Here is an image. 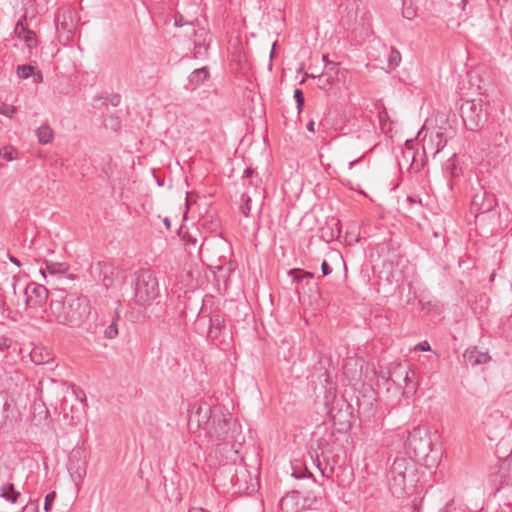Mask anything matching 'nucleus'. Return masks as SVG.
Wrapping results in <instances>:
<instances>
[{
    "instance_id": "1",
    "label": "nucleus",
    "mask_w": 512,
    "mask_h": 512,
    "mask_svg": "<svg viewBox=\"0 0 512 512\" xmlns=\"http://www.w3.org/2000/svg\"><path fill=\"white\" fill-rule=\"evenodd\" d=\"M50 316L55 321L70 328H81L91 315V303L87 296L69 294L52 297L49 305Z\"/></svg>"
},
{
    "instance_id": "2",
    "label": "nucleus",
    "mask_w": 512,
    "mask_h": 512,
    "mask_svg": "<svg viewBox=\"0 0 512 512\" xmlns=\"http://www.w3.org/2000/svg\"><path fill=\"white\" fill-rule=\"evenodd\" d=\"M234 425L231 414L221 405H215V415L210 424L206 436L211 441L216 442L215 454L221 457L219 462L227 465L231 462L235 463L238 458V451L234 449L232 441V426Z\"/></svg>"
},
{
    "instance_id": "3",
    "label": "nucleus",
    "mask_w": 512,
    "mask_h": 512,
    "mask_svg": "<svg viewBox=\"0 0 512 512\" xmlns=\"http://www.w3.org/2000/svg\"><path fill=\"white\" fill-rule=\"evenodd\" d=\"M336 442L337 437L334 429L318 426L313 432L309 443V457L321 475L326 478L332 477L334 466L337 463L336 457L333 454Z\"/></svg>"
},
{
    "instance_id": "4",
    "label": "nucleus",
    "mask_w": 512,
    "mask_h": 512,
    "mask_svg": "<svg viewBox=\"0 0 512 512\" xmlns=\"http://www.w3.org/2000/svg\"><path fill=\"white\" fill-rule=\"evenodd\" d=\"M460 115L465 128L478 131L488 120V111L482 99L465 100L460 106Z\"/></svg>"
},
{
    "instance_id": "5",
    "label": "nucleus",
    "mask_w": 512,
    "mask_h": 512,
    "mask_svg": "<svg viewBox=\"0 0 512 512\" xmlns=\"http://www.w3.org/2000/svg\"><path fill=\"white\" fill-rule=\"evenodd\" d=\"M159 294L156 276L150 270L140 271L136 276L134 298L140 306L150 305Z\"/></svg>"
},
{
    "instance_id": "6",
    "label": "nucleus",
    "mask_w": 512,
    "mask_h": 512,
    "mask_svg": "<svg viewBox=\"0 0 512 512\" xmlns=\"http://www.w3.org/2000/svg\"><path fill=\"white\" fill-rule=\"evenodd\" d=\"M215 415V406L206 402L193 403L189 409L188 428L192 432L204 430L207 432Z\"/></svg>"
},
{
    "instance_id": "7",
    "label": "nucleus",
    "mask_w": 512,
    "mask_h": 512,
    "mask_svg": "<svg viewBox=\"0 0 512 512\" xmlns=\"http://www.w3.org/2000/svg\"><path fill=\"white\" fill-rule=\"evenodd\" d=\"M92 276L109 289L120 281L122 270L109 261H98L91 266Z\"/></svg>"
},
{
    "instance_id": "8",
    "label": "nucleus",
    "mask_w": 512,
    "mask_h": 512,
    "mask_svg": "<svg viewBox=\"0 0 512 512\" xmlns=\"http://www.w3.org/2000/svg\"><path fill=\"white\" fill-rule=\"evenodd\" d=\"M407 461L405 458H396L390 469V489L393 494H402L406 485Z\"/></svg>"
},
{
    "instance_id": "9",
    "label": "nucleus",
    "mask_w": 512,
    "mask_h": 512,
    "mask_svg": "<svg viewBox=\"0 0 512 512\" xmlns=\"http://www.w3.org/2000/svg\"><path fill=\"white\" fill-rule=\"evenodd\" d=\"M24 294L27 307L40 308L46 303L49 291L44 285L32 281L27 284Z\"/></svg>"
},
{
    "instance_id": "10",
    "label": "nucleus",
    "mask_w": 512,
    "mask_h": 512,
    "mask_svg": "<svg viewBox=\"0 0 512 512\" xmlns=\"http://www.w3.org/2000/svg\"><path fill=\"white\" fill-rule=\"evenodd\" d=\"M497 205V198L494 193L481 188L471 201V211L478 214H484L492 211Z\"/></svg>"
},
{
    "instance_id": "11",
    "label": "nucleus",
    "mask_w": 512,
    "mask_h": 512,
    "mask_svg": "<svg viewBox=\"0 0 512 512\" xmlns=\"http://www.w3.org/2000/svg\"><path fill=\"white\" fill-rule=\"evenodd\" d=\"M76 28L75 13L67 9L58 13L56 16V30L60 39L69 41Z\"/></svg>"
},
{
    "instance_id": "12",
    "label": "nucleus",
    "mask_w": 512,
    "mask_h": 512,
    "mask_svg": "<svg viewBox=\"0 0 512 512\" xmlns=\"http://www.w3.org/2000/svg\"><path fill=\"white\" fill-rule=\"evenodd\" d=\"M67 469L74 479L82 480L86 475V462L80 449H74L70 453Z\"/></svg>"
},
{
    "instance_id": "13",
    "label": "nucleus",
    "mask_w": 512,
    "mask_h": 512,
    "mask_svg": "<svg viewBox=\"0 0 512 512\" xmlns=\"http://www.w3.org/2000/svg\"><path fill=\"white\" fill-rule=\"evenodd\" d=\"M226 329L225 315L220 310L215 309L209 314L208 339L214 341L218 339Z\"/></svg>"
},
{
    "instance_id": "14",
    "label": "nucleus",
    "mask_w": 512,
    "mask_h": 512,
    "mask_svg": "<svg viewBox=\"0 0 512 512\" xmlns=\"http://www.w3.org/2000/svg\"><path fill=\"white\" fill-rule=\"evenodd\" d=\"M393 374H399V376L403 377L404 385L402 386L401 383H397V386L402 388V395L405 398H409L416 392L417 382L415 371L399 367V369L394 371Z\"/></svg>"
},
{
    "instance_id": "15",
    "label": "nucleus",
    "mask_w": 512,
    "mask_h": 512,
    "mask_svg": "<svg viewBox=\"0 0 512 512\" xmlns=\"http://www.w3.org/2000/svg\"><path fill=\"white\" fill-rule=\"evenodd\" d=\"M252 480L251 474L244 465L235 467L234 474L231 477V483L239 491L247 490L249 488V482Z\"/></svg>"
},
{
    "instance_id": "16",
    "label": "nucleus",
    "mask_w": 512,
    "mask_h": 512,
    "mask_svg": "<svg viewBox=\"0 0 512 512\" xmlns=\"http://www.w3.org/2000/svg\"><path fill=\"white\" fill-rule=\"evenodd\" d=\"M454 131H442L440 128L436 134L435 137H431L428 143V147L430 149H434L433 157H435L440 151L444 149V147L447 145L448 139L453 137Z\"/></svg>"
},
{
    "instance_id": "17",
    "label": "nucleus",
    "mask_w": 512,
    "mask_h": 512,
    "mask_svg": "<svg viewBox=\"0 0 512 512\" xmlns=\"http://www.w3.org/2000/svg\"><path fill=\"white\" fill-rule=\"evenodd\" d=\"M14 33L19 39L23 40L26 43L28 48L32 49L36 47V34L33 31L29 30L28 27L22 23V21L17 22L14 28Z\"/></svg>"
},
{
    "instance_id": "18",
    "label": "nucleus",
    "mask_w": 512,
    "mask_h": 512,
    "mask_svg": "<svg viewBox=\"0 0 512 512\" xmlns=\"http://www.w3.org/2000/svg\"><path fill=\"white\" fill-rule=\"evenodd\" d=\"M464 361L467 365L472 367L484 364L490 360V356L487 353L479 351L476 347L467 349L463 354Z\"/></svg>"
},
{
    "instance_id": "19",
    "label": "nucleus",
    "mask_w": 512,
    "mask_h": 512,
    "mask_svg": "<svg viewBox=\"0 0 512 512\" xmlns=\"http://www.w3.org/2000/svg\"><path fill=\"white\" fill-rule=\"evenodd\" d=\"M443 172L447 177H449V186L450 188H452L453 184L451 183V181L454 178H458L461 174V167H459L458 159L455 153H453L451 157L448 158L445 164L443 165Z\"/></svg>"
},
{
    "instance_id": "20",
    "label": "nucleus",
    "mask_w": 512,
    "mask_h": 512,
    "mask_svg": "<svg viewBox=\"0 0 512 512\" xmlns=\"http://www.w3.org/2000/svg\"><path fill=\"white\" fill-rule=\"evenodd\" d=\"M21 496V493L16 490L12 482H7L0 486V497L11 504L19 503Z\"/></svg>"
},
{
    "instance_id": "21",
    "label": "nucleus",
    "mask_w": 512,
    "mask_h": 512,
    "mask_svg": "<svg viewBox=\"0 0 512 512\" xmlns=\"http://www.w3.org/2000/svg\"><path fill=\"white\" fill-rule=\"evenodd\" d=\"M30 358L34 364L44 365L53 360V355L44 347H34L30 353Z\"/></svg>"
},
{
    "instance_id": "22",
    "label": "nucleus",
    "mask_w": 512,
    "mask_h": 512,
    "mask_svg": "<svg viewBox=\"0 0 512 512\" xmlns=\"http://www.w3.org/2000/svg\"><path fill=\"white\" fill-rule=\"evenodd\" d=\"M407 445L417 451L421 449L423 450L424 446H429L430 442L425 441V443H423V440L420 437V429L417 428L409 433L407 437Z\"/></svg>"
},
{
    "instance_id": "23",
    "label": "nucleus",
    "mask_w": 512,
    "mask_h": 512,
    "mask_svg": "<svg viewBox=\"0 0 512 512\" xmlns=\"http://www.w3.org/2000/svg\"><path fill=\"white\" fill-rule=\"evenodd\" d=\"M36 136L40 144L46 145L54 140V132L48 124L41 125L36 130Z\"/></svg>"
},
{
    "instance_id": "24",
    "label": "nucleus",
    "mask_w": 512,
    "mask_h": 512,
    "mask_svg": "<svg viewBox=\"0 0 512 512\" xmlns=\"http://www.w3.org/2000/svg\"><path fill=\"white\" fill-rule=\"evenodd\" d=\"M209 77V70L207 67H202L199 69H195L188 77L189 82L197 87L204 83V81Z\"/></svg>"
},
{
    "instance_id": "25",
    "label": "nucleus",
    "mask_w": 512,
    "mask_h": 512,
    "mask_svg": "<svg viewBox=\"0 0 512 512\" xmlns=\"http://www.w3.org/2000/svg\"><path fill=\"white\" fill-rule=\"evenodd\" d=\"M46 270L51 275L65 274L68 271V266L64 263H57L49 260H45Z\"/></svg>"
},
{
    "instance_id": "26",
    "label": "nucleus",
    "mask_w": 512,
    "mask_h": 512,
    "mask_svg": "<svg viewBox=\"0 0 512 512\" xmlns=\"http://www.w3.org/2000/svg\"><path fill=\"white\" fill-rule=\"evenodd\" d=\"M252 198L248 193H243L241 196V205H240V211L245 217L252 216Z\"/></svg>"
},
{
    "instance_id": "27",
    "label": "nucleus",
    "mask_w": 512,
    "mask_h": 512,
    "mask_svg": "<svg viewBox=\"0 0 512 512\" xmlns=\"http://www.w3.org/2000/svg\"><path fill=\"white\" fill-rule=\"evenodd\" d=\"M18 151L13 146H4L0 149V157L6 161H13L17 158Z\"/></svg>"
},
{
    "instance_id": "28",
    "label": "nucleus",
    "mask_w": 512,
    "mask_h": 512,
    "mask_svg": "<svg viewBox=\"0 0 512 512\" xmlns=\"http://www.w3.org/2000/svg\"><path fill=\"white\" fill-rule=\"evenodd\" d=\"M401 62V54L396 48H391L388 55V66L391 69H395Z\"/></svg>"
},
{
    "instance_id": "29",
    "label": "nucleus",
    "mask_w": 512,
    "mask_h": 512,
    "mask_svg": "<svg viewBox=\"0 0 512 512\" xmlns=\"http://www.w3.org/2000/svg\"><path fill=\"white\" fill-rule=\"evenodd\" d=\"M118 319L119 316H116L112 322L109 324V326L104 330V336L107 339H114L118 335Z\"/></svg>"
},
{
    "instance_id": "30",
    "label": "nucleus",
    "mask_w": 512,
    "mask_h": 512,
    "mask_svg": "<svg viewBox=\"0 0 512 512\" xmlns=\"http://www.w3.org/2000/svg\"><path fill=\"white\" fill-rule=\"evenodd\" d=\"M35 68L31 65H19L17 67V75L21 79H28L30 76L34 74Z\"/></svg>"
},
{
    "instance_id": "31",
    "label": "nucleus",
    "mask_w": 512,
    "mask_h": 512,
    "mask_svg": "<svg viewBox=\"0 0 512 512\" xmlns=\"http://www.w3.org/2000/svg\"><path fill=\"white\" fill-rule=\"evenodd\" d=\"M104 125L113 131H118L121 127V121L118 116L110 115L104 120Z\"/></svg>"
},
{
    "instance_id": "32",
    "label": "nucleus",
    "mask_w": 512,
    "mask_h": 512,
    "mask_svg": "<svg viewBox=\"0 0 512 512\" xmlns=\"http://www.w3.org/2000/svg\"><path fill=\"white\" fill-rule=\"evenodd\" d=\"M323 74L334 79V76L338 74V63L333 61L327 62Z\"/></svg>"
},
{
    "instance_id": "33",
    "label": "nucleus",
    "mask_w": 512,
    "mask_h": 512,
    "mask_svg": "<svg viewBox=\"0 0 512 512\" xmlns=\"http://www.w3.org/2000/svg\"><path fill=\"white\" fill-rule=\"evenodd\" d=\"M290 275L294 276V280L297 282L303 281L305 279H313L314 274L311 272H301L300 270L292 269L289 271Z\"/></svg>"
},
{
    "instance_id": "34",
    "label": "nucleus",
    "mask_w": 512,
    "mask_h": 512,
    "mask_svg": "<svg viewBox=\"0 0 512 512\" xmlns=\"http://www.w3.org/2000/svg\"><path fill=\"white\" fill-rule=\"evenodd\" d=\"M300 494V491H292L290 493H287L280 501V506H281V509L282 510H285L288 506V504L293 501L296 496H298Z\"/></svg>"
},
{
    "instance_id": "35",
    "label": "nucleus",
    "mask_w": 512,
    "mask_h": 512,
    "mask_svg": "<svg viewBox=\"0 0 512 512\" xmlns=\"http://www.w3.org/2000/svg\"><path fill=\"white\" fill-rule=\"evenodd\" d=\"M293 97L295 99L298 112H301L304 107V102H305L303 91L298 88L295 89Z\"/></svg>"
},
{
    "instance_id": "36",
    "label": "nucleus",
    "mask_w": 512,
    "mask_h": 512,
    "mask_svg": "<svg viewBox=\"0 0 512 512\" xmlns=\"http://www.w3.org/2000/svg\"><path fill=\"white\" fill-rule=\"evenodd\" d=\"M16 112V107L13 105L2 103L0 105V114L12 118Z\"/></svg>"
},
{
    "instance_id": "37",
    "label": "nucleus",
    "mask_w": 512,
    "mask_h": 512,
    "mask_svg": "<svg viewBox=\"0 0 512 512\" xmlns=\"http://www.w3.org/2000/svg\"><path fill=\"white\" fill-rule=\"evenodd\" d=\"M319 84L318 87L323 90H327L331 87L333 79L324 75L323 73L321 75H318Z\"/></svg>"
},
{
    "instance_id": "38",
    "label": "nucleus",
    "mask_w": 512,
    "mask_h": 512,
    "mask_svg": "<svg viewBox=\"0 0 512 512\" xmlns=\"http://www.w3.org/2000/svg\"><path fill=\"white\" fill-rule=\"evenodd\" d=\"M55 498H56V493L54 491L48 493L45 496L44 507H43L45 512L51 511Z\"/></svg>"
},
{
    "instance_id": "39",
    "label": "nucleus",
    "mask_w": 512,
    "mask_h": 512,
    "mask_svg": "<svg viewBox=\"0 0 512 512\" xmlns=\"http://www.w3.org/2000/svg\"><path fill=\"white\" fill-rule=\"evenodd\" d=\"M503 333L512 342V315L503 323Z\"/></svg>"
},
{
    "instance_id": "40",
    "label": "nucleus",
    "mask_w": 512,
    "mask_h": 512,
    "mask_svg": "<svg viewBox=\"0 0 512 512\" xmlns=\"http://www.w3.org/2000/svg\"><path fill=\"white\" fill-rule=\"evenodd\" d=\"M71 388H72V392L75 395L76 399L79 400L81 403H85L86 402V394H85L84 390L82 388L76 386L75 384H72Z\"/></svg>"
},
{
    "instance_id": "41",
    "label": "nucleus",
    "mask_w": 512,
    "mask_h": 512,
    "mask_svg": "<svg viewBox=\"0 0 512 512\" xmlns=\"http://www.w3.org/2000/svg\"><path fill=\"white\" fill-rule=\"evenodd\" d=\"M375 374L378 376V380H377V384L378 385H379L380 380L383 381L384 383H388V382L391 381L394 384H397L396 380L394 378H392L390 372L386 373L384 371H380L379 374H378L377 371H375Z\"/></svg>"
},
{
    "instance_id": "42",
    "label": "nucleus",
    "mask_w": 512,
    "mask_h": 512,
    "mask_svg": "<svg viewBox=\"0 0 512 512\" xmlns=\"http://www.w3.org/2000/svg\"><path fill=\"white\" fill-rule=\"evenodd\" d=\"M21 512H39V508L35 502H29L22 508Z\"/></svg>"
},
{
    "instance_id": "43",
    "label": "nucleus",
    "mask_w": 512,
    "mask_h": 512,
    "mask_svg": "<svg viewBox=\"0 0 512 512\" xmlns=\"http://www.w3.org/2000/svg\"><path fill=\"white\" fill-rule=\"evenodd\" d=\"M321 271L323 276H328L332 273V268L327 261H323L321 264Z\"/></svg>"
},
{
    "instance_id": "44",
    "label": "nucleus",
    "mask_w": 512,
    "mask_h": 512,
    "mask_svg": "<svg viewBox=\"0 0 512 512\" xmlns=\"http://www.w3.org/2000/svg\"><path fill=\"white\" fill-rule=\"evenodd\" d=\"M120 101H121V96L119 94H114L112 95L110 98H109V102L111 103V105L113 106H118L120 104Z\"/></svg>"
},
{
    "instance_id": "45",
    "label": "nucleus",
    "mask_w": 512,
    "mask_h": 512,
    "mask_svg": "<svg viewBox=\"0 0 512 512\" xmlns=\"http://www.w3.org/2000/svg\"><path fill=\"white\" fill-rule=\"evenodd\" d=\"M255 175V171L252 168H246L243 174V178L251 179L250 183L252 184V178Z\"/></svg>"
},
{
    "instance_id": "46",
    "label": "nucleus",
    "mask_w": 512,
    "mask_h": 512,
    "mask_svg": "<svg viewBox=\"0 0 512 512\" xmlns=\"http://www.w3.org/2000/svg\"><path fill=\"white\" fill-rule=\"evenodd\" d=\"M417 349L421 350V351H429L430 350V345L427 341H424V342H421L417 345Z\"/></svg>"
},
{
    "instance_id": "47",
    "label": "nucleus",
    "mask_w": 512,
    "mask_h": 512,
    "mask_svg": "<svg viewBox=\"0 0 512 512\" xmlns=\"http://www.w3.org/2000/svg\"><path fill=\"white\" fill-rule=\"evenodd\" d=\"M9 260H10V262H11V263H13L14 265H16V266H18V267H20V266H21V262H20V260H19L17 257L9 255Z\"/></svg>"
},
{
    "instance_id": "48",
    "label": "nucleus",
    "mask_w": 512,
    "mask_h": 512,
    "mask_svg": "<svg viewBox=\"0 0 512 512\" xmlns=\"http://www.w3.org/2000/svg\"><path fill=\"white\" fill-rule=\"evenodd\" d=\"M364 155L358 157L357 159L349 162V169H352L356 164H358L362 159Z\"/></svg>"
},
{
    "instance_id": "49",
    "label": "nucleus",
    "mask_w": 512,
    "mask_h": 512,
    "mask_svg": "<svg viewBox=\"0 0 512 512\" xmlns=\"http://www.w3.org/2000/svg\"><path fill=\"white\" fill-rule=\"evenodd\" d=\"M306 128L309 132H315V123L314 121H309L306 125Z\"/></svg>"
},
{
    "instance_id": "50",
    "label": "nucleus",
    "mask_w": 512,
    "mask_h": 512,
    "mask_svg": "<svg viewBox=\"0 0 512 512\" xmlns=\"http://www.w3.org/2000/svg\"><path fill=\"white\" fill-rule=\"evenodd\" d=\"M188 512H209L208 510L201 507H192L188 510Z\"/></svg>"
},
{
    "instance_id": "51",
    "label": "nucleus",
    "mask_w": 512,
    "mask_h": 512,
    "mask_svg": "<svg viewBox=\"0 0 512 512\" xmlns=\"http://www.w3.org/2000/svg\"><path fill=\"white\" fill-rule=\"evenodd\" d=\"M201 48H204L205 51L207 50V46H205V45H201V44L196 45L195 46V57H197V54L200 53Z\"/></svg>"
},
{
    "instance_id": "52",
    "label": "nucleus",
    "mask_w": 512,
    "mask_h": 512,
    "mask_svg": "<svg viewBox=\"0 0 512 512\" xmlns=\"http://www.w3.org/2000/svg\"><path fill=\"white\" fill-rule=\"evenodd\" d=\"M163 223H164V225H165V227H166L167 229H170V228H171V221H170V219H169L168 217H165V218L163 219Z\"/></svg>"
},
{
    "instance_id": "53",
    "label": "nucleus",
    "mask_w": 512,
    "mask_h": 512,
    "mask_svg": "<svg viewBox=\"0 0 512 512\" xmlns=\"http://www.w3.org/2000/svg\"><path fill=\"white\" fill-rule=\"evenodd\" d=\"M405 145H406V147H407V148H410V149H411V148H412V146H413V140H407V141L405 142Z\"/></svg>"
},
{
    "instance_id": "54",
    "label": "nucleus",
    "mask_w": 512,
    "mask_h": 512,
    "mask_svg": "<svg viewBox=\"0 0 512 512\" xmlns=\"http://www.w3.org/2000/svg\"><path fill=\"white\" fill-rule=\"evenodd\" d=\"M35 76L37 77L35 79V82H41L42 81V74L40 72H38Z\"/></svg>"
},
{
    "instance_id": "55",
    "label": "nucleus",
    "mask_w": 512,
    "mask_h": 512,
    "mask_svg": "<svg viewBox=\"0 0 512 512\" xmlns=\"http://www.w3.org/2000/svg\"><path fill=\"white\" fill-rule=\"evenodd\" d=\"M293 476H294L295 478H301V477L306 476V474L297 473V472L295 471V472H293Z\"/></svg>"
},
{
    "instance_id": "56",
    "label": "nucleus",
    "mask_w": 512,
    "mask_h": 512,
    "mask_svg": "<svg viewBox=\"0 0 512 512\" xmlns=\"http://www.w3.org/2000/svg\"><path fill=\"white\" fill-rule=\"evenodd\" d=\"M196 242H197V240H196V239H194V238H192V237H189V238H188V243H191V244L195 245V244H196Z\"/></svg>"
},
{
    "instance_id": "57",
    "label": "nucleus",
    "mask_w": 512,
    "mask_h": 512,
    "mask_svg": "<svg viewBox=\"0 0 512 512\" xmlns=\"http://www.w3.org/2000/svg\"><path fill=\"white\" fill-rule=\"evenodd\" d=\"M330 415H331V418H332L334 424H336V415L333 414V410L330 411Z\"/></svg>"
},
{
    "instance_id": "58",
    "label": "nucleus",
    "mask_w": 512,
    "mask_h": 512,
    "mask_svg": "<svg viewBox=\"0 0 512 512\" xmlns=\"http://www.w3.org/2000/svg\"><path fill=\"white\" fill-rule=\"evenodd\" d=\"M322 60H323V62H325V64H326L327 62H329V60H328V56H327V55H323Z\"/></svg>"
},
{
    "instance_id": "59",
    "label": "nucleus",
    "mask_w": 512,
    "mask_h": 512,
    "mask_svg": "<svg viewBox=\"0 0 512 512\" xmlns=\"http://www.w3.org/2000/svg\"><path fill=\"white\" fill-rule=\"evenodd\" d=\"M40 273L44 278H46L45 270L43 268L40 269Z\"/></svg>"
},
{
    "instance_id": "60",
    "label": "nucleus",
    "mask_w": 512,
    "mask_h": 512,
    "mask_svg": "<svg viewBox=\"0 0 512 512\" xmlns=\"http://www.w3.org/2000/svg\"><path fill=\"white\" fill-rule=\"evenodd\" d=\"M305 473L307 474V476L313 477L312 473H310L307 468H305Z\"/></svg>"
},
{
    "instance_id": "61",
    "label": "nucleus",
    "mask_w": 512,
    "mask_h": 512,
    "mask_svg": "<svg viewBox=\"0 0 512 512\" xmlns=\"http://www.w3.org/2000/svg\"><path fill=\"white\" fill-rule=\"evenodd\" d=\"M307 77H311V78H318V76L314 75V74H306Z\"/></svg>"
},
{
    "instance_id": "62",
    "label": "nucleus",
    "mask_w": 512,
    "mask_h": 512,
    "mask_svg": "<svg viewBox=\"0 0 512 512\" xmlns=\"http://www.w3.org/2000/svg\"><path fill=\"white\" fill-rule=\"evenodd\" d=\"M423 148H424V152L427 153L428 147L426 145H424Z\"/></svg>"
},
{
    "instance_id": "63",
    "label": "nucleus",
    "mask_w": 512,
    "mask_h": 512,
    "mask_svg": "<svg viewBox=\"0 0 512 512\" xmlns=\"http://www.w3.org/2000/svg\"><path fill=\"white\" fill-rule=\"evenodd\" d=\"M463 4H467L468 3V0H462L461 1Z\"/></svg>"
},
{
    "instance_id": "64",
    "label": "nucleus",
    "mask_w": 512,
    "mask_h": 512,
    "mask_svg": "<svg viewBox=\"0 0 512 512\" xmlns=\"http://www.w3.org/2000/svg\"><path fill=\"white\" fill-rule=\"evenodd\" d=\"M178 23H181V20H178V21L176 20V21H175V24H176V25H178Z\"/></svg>"
}]
</instances>
